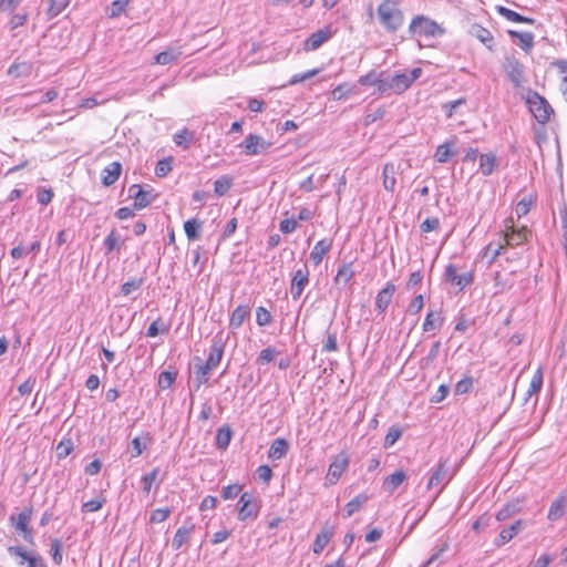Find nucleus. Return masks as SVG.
Wrapping results in <instances>:
<instances>
[{
	"instance_id": "nucleus-1",
	"label": "nucleus",
	"mask_w": 567,
	"mask_h": 567,
	"mask_svg": "<svg viewBox=\"0 0 567 567\" xmlns=\"http://www.w3.org/2000/svg\"><path fill=\"white\" fill-rule=\"evenodd\" d=\"M228 146H233L229 152H225L227 158L224 159L227 164H233L240 162L241 156L248 155H259L268 152V147L271 144H227Z\"/></svg>"
},
{
	"instance_id": "nucleus-2",
	"label": "nucleus",
	"mask_w": 567,
	"mask_h": 567,
	"mask_svg": "<svg viewBox=\"0 0 567 567\" xmlns=\"http://www.w3.org/2000/svg\"><path fill=\"white\" fill-rule=\"evenodd\" d=\"M409 30L413 35L419 37L424 35L435 38L444 33V29L442 27H440L435 21L423 16L414 18Z\"/></svg>"
},
{
	"instance_id": "nucleus-3",
	"label": "nucleus",
	"mask_w": 567,
	"mask_h": 567,
	"mask_svg": "<svg viewBox=\"0 0 567 567\" xmlns=\"http://www.w3.org/2000/svg\"><path fill=\"white\" fill-rule=\"evenodd\" d=\"M237 509L239 520L255 519L260 511V502L252 494L244 493L239 497Z\"/></svg>"
},
{
	"instance_id": "nucleus-4",
	"label": "nucleus",
	"mask_w": 567,
	"mask_h": 567,
	"mask_svg": "<svg viewBox=\"0 0 567 567\" xmlns=\"http://www.w3.org/2000/svg\"><path fill=\"white\" fill-rule=\"evenodd\" d=\"M532 235L530 230L523 226L520 228H515L513 219H508L505 221V229H504V241L503 244L505 247H517L526 243Z\"/></svg>"
},
{
	"instance_id": "nucleus-5",
	"label": "nucleus",
	"mask_w": 567,
	"mask_h": 567,
	"mask_svg": "<svg viewBox=\"0 0 567 567\" xmlns=\"http://www.w3.org/2000/svg\"><path fill=\"white\" fill-rule=\"evenodd\" d=\"M33 515V508L31 506L24 507L22 512H20L17 516L11 515L10 522L16 530L22 533L23 539L28 543H32L33 533L32 529L29 528V523Z\"/></svg>"
},
{
	"instance_id": "nucleus-6",
	"label": "nucleus",
	"mask_w": 567,
	"mask_h": 567,
	"mask_svg": "<svg viewBox=\"0 0 567 567\" xmlns=\"http://www.w3.org/2000/svg\"><path fill=\"white\" fill-rule=\"evenodd\" d=\"M529 110L539 123H545L549 120L550 114L554 112L550 104L538 93H534L527 100Z\"/></svg>"
},
{
	"instance_id": "nucleus-7",
	"label": "nucleus",
	"mask_w": 567,
	"mask_h": 567,
	"mask_svg": "<svg viewBox=\"0 0 567 567\" xmlns=\"http://www.w3.org/2000/svg\"><path fill=\"white\" fill-rule=\"evenodd\" d=\"M503 68L515 87H518L525 81L524 65L514 55L506 56Z\"/></svg>"
},
{
	"instance_id": "nucleus-8",
	"label": "nucleus",
	"mask_w": 567,
	"mask_h": 567,
	"mask_svg": "<svg viewBox=\"0 0 567 567\" xmlns=\"http://www.w3.org/2000/svg\"><path fill=\"white\" fill-rule=\"evenodd\" d=\"M349 465V458L344 453H339L329 465L326 476V485H334Z\"/></svg>"
},
{
	"instance_id": "nucleus-9",
	"label": "nucleus",
	"mask_w": 567,
	"mask_h": 567,
	"mask_svg": "<svg viewBox=\"0 0 567 567\" xmlns=\"http://www.w3.org/2000/svg\"><path fill=\"white\" fill-rule=\"evenodd\" d=\"M420 68L410 72L396 73L392 75V92L401 94L410 87V85L421 75Z\"/></svg>"
},
{
	"instance_id": "nucleus-10",
	"label": "nucleus",
	"mask_w": 567,
	"mask_h": 567,
	"mask_svg": "<svg viewBox=\"0 0 567 567\" xmlns=\"http://www.w3.org/2000/svg\"><path fill=\"white\" fill-rule=\"evenodd\" d=\"M8 551L11 556L21 558L19 561L20 566L27 563L28 567H47V564L41 556L27 551L21 546H11L8 548Z\"/></svg>"
},
{
	"instance_id": "nucleus-11",
	"label": "nucleus",
	"mask_w": 567,
	"mask_h": 567,
	"mask_svg": "<svg viewBox=\"0 0 567 567\" xmlns=\"http://www.w3.org/2000/svg\"><path fill=\"white\" fill-rule=\"evenodd\" d=\"M309 284V269L307 265H303L301 268L295 271L291 285L290 292L295 300L299 299L302 295L306 286Z\"/></svg>"
},
{
	"instance_id": "nucleus-12",
	"label": "nucleus",
	"mask_w": 567,
	"mask_h": 567,
	"mask_svg": "<svg viewBox=\"0 0 567 567\" xmlns=\"http://www.w3.org/2000/svg\"><path fill=\"white\" fill-rule=\"evenodd\" d=\"M334 32L330 25H327L313 33L305 41L303 49L306 51H315L319 49L324 42L332 38Z\"/></svg>"
},
{
	"instance_id": "nucleus-13",
	"label": "nucleus",
	"mask_w": 567,
	"mask_h": 567,
	"mask_svg": "<svg viewBox=\"0 0 567 567\" xmlns=\"http://www.w3.org/2000/svg\"><path fill=\"white\" fill-rule=\"evenodd\" d=\"M450 478L451 475L449 474L446 461H440L429 480L427 488L431 489L441 485V488L439 489V492H441Z\"/></svg>"
},
{
	"instance_id": "nucleus-14",
	"label": "nucleus",
	"mask_w": 567,
	"mask_h": 567,
	"mask_svg": "<svg viewBox=\"0 0 567 567\" xmlns=\"http://www.w3.org/2000/svg\"><path fill=\"white\" fill-rule=\"evenodd\" d=\"M526 527V523L523 519L515 520L511 526L503 528L499 535L496 537L494 544L497 547L504 546L511 542L516 535H518Z\"/></svg>"
},
{
	"instance_id": "nucleus-15",
	"label": "nucleus",
	"mask_w": 567,
	"mask_h": 567,
	"mask_svg": "<svg viewBox=\"0 0 567 567\" xmlns=\"http://www.w3.org/2000/svg\"><path fill=\"white\" fill-rule=\"evenodd\" d=\"M195 525L190 522L185 523L183 526H181L173 539H172V548L174 550H179L184 545L188 544L190 542V538L194 534Z\"/></svg>"
},
{
	"instance_id": "nucleus-16",
	"label": "nucleus",
	"mask_w": 567,
	"mask_h": 567,
	"mask_svg": "<svg viewBox=\"0 0 567 567\" xmlns=\"http://www.w3.org/2000/svg\"><path fill=\"white\" fill-rule=\"evenodd\" d=\"M224 342L221 339L215 338L210 344L208 358L205 362V368L214 370L220 363L224 355Z\"/></svg>"
},
{
	"instance_id": "nucleus-17",
	"label": "nucleus",
	"mask_w": 567,
	"mask_h": 567,
	"mask_svg": "<svg viewBox=\"0 0 567 567\" xmlns=\"http://www.w3.org/2000/svg\"><path fill=\"white\" fill-rule=\"evenodd\" d=\"M130 197L134 198V207L135 209H143L147 207L153 198L151 197V192L144 190L143 187L138 184H134L128 188Z\"/></svg>"
},
{
	"instance_id": "nucleus-18",
	"label": "nucleus",
	"mask_w": 567,
	"mask_h": 567,
	"mask_svg": "<svg viewBox=\"0 0 567 567\" xmlns=\"http://www.w3.org/2000/svg\"><path fill=\"white\" fill-rule=\"evenodd\" d=\"M332 247V239L323 238L319 240L312 248L310 252V260L315 266H318L323 260L326 254L330 251Z\"/></svg>"
},
{
	"instance_id": "nucleus-19",
	"label": "nucleus",
	"mask_w": 567,
	"mask_h": 567,
	"mask_svg": "<svg viewBox=\"0 0 567 567\" xmlns=\"http://www.w3.org/2000/svg\"><path fill=\"white\" fill-rule=\"evenodd\" d=\"M122 165L120 162H112L102 172V184L104 186L113 185L120 177Z\"/></svg>"
},
{
	"instance_id": "nucleus-20",
	"label": "nucleus",
	"mask_w": 567,
	"mask_h": 567,
	"mask_svg": "<svg viewBox=\"0 0 567 567\" xmlns=\"http://www.w3.org/2000/svg\"><path fill=\"white\" fill-rule=\"evenodd\" d=\"M355 271L352 262L343 264L337 271L333 279L334 284L339 287H346L350 280L354 277Z\"/></svg>"
},
{
	"instance_id": "nucleus-21",
	"label": "nucleus",
	"mask_w": 567,
	"mask_h": 567,
	"mask_svg": "<svg viewBox=\"0 0 567 567\" xmlns=\"http://www.w3.org/2000/svg\"><path fill=\"white\" fill-rule=\"evenodd\" d=\"M443 324L442 312L437 310H431L427 312L424 322H423V331L424 332H434L439 330Z\"/></svg>"
},
{
	"instance_id": "nucleus-22",
	"label": "nucleus",
	"mask_w": 567,
	"mask_h": 567,
	"mask_svg": "<svg viewBox=\"0 0 567 567\" xmlns=\"http://www.w3.org/2000/svg\"><path fill=\"white\" fill-rule=\"evenodd\" d=\"M123 245L124 240L122 239L121 235L116 229H112L103 241L105 255H110L115 250L120 251Z\"/></svg>"
},
{
	"instance_id": "nucleus-23",
	"label": "nucleus",
	"mask_w": 567,
	"mask_h": 567,
	"mask_svg": "<svg viewBox=\"0 0 567 567\" xmlns=\"http://www.w3.org/2000/svg\"><path fill=\"white\" fill-rule=\"evenodd\" d=\"M495 9L499 16H502L503 18H505L508 21L516 22V23H527V24L535 23V20L533 18L522 16L506 7L496 6Z\"/></svg>"
},
{
	"instance_id": "nucleus-24",
	"label": "nucleus",
	"mask_w": 567,
	"mask_h": 567,
	"mask_svg": "<svg viewBox=\"0 0 567 567\" xmlns=\"http://www.w3.org/2000/svg\"><path fill=\"white\" fill-rule=\"evenodd\" d=\"M567 507V497L559 496L557 497L550 505L547 518L551 522H556L560 519L565 515V509Z\"/></svg>"
},
{
	"instance_id": "nucleus-25",
	"label": "nucleus",
	"mask_w": 567,
	"mask_h": 567,
	"mask_svg": "<svg viewBox=\"0 0 567 567\" xmlns=\"http://www.w3.org/2000/svg\"><path fill=\"white\" fill-rule=\"evenodd\" d=\"M289 444L287 440L278 437L271 443L268 456L272 460H280L287 454Z\"/></svg>"
},
{
	"instance_id": "nucleus-26",
	"label": "nucleus",
	"mask_w": 567,
	"mask_h": 567,
	"mask_svg": "<svg viewBox=\"0 0 567 567\" xmlns=\"http://www.w3.org/2000/svg\"><path fill=\"white\" fill-rule=\"evenodd\" d=\"M497 167V158L494 153L480 155V169L484 176H489Z\"/></svg>"
},
{
	"instance_id": "nucleus-27",
	"label": "nucleus",
	"mask_w": 567,
	"mask_h": 567,
	"mask_svg": "<svg viewBox=\"0 0 567 567\" xmlns=\"http://www.w3.org/2000/svg\"><path fill=\"white\" fill-rule=\"evenodd\" d=\"M470 32L473 37L480 40L488 49H492L494 44V38L489 30L483 28L480 24H473Z\"/></svg>"
},
{
	"instance_id": "nucleus-28",
	"label": "nucleus",
	"mask_w": 567,
	"mask_h": 567,
	"mask_svg": "<svg viewBox=\"0 0 567 567\" xmlns=\"http://www.w3.org/2000/svg\"><path fill=\"white\" fill-rule=\"evenodd\" d=\"M142 437L144 442H142V439L138 436L134 437L131 441L132 450L130 452L132 458L138 457L147 449V445L152 442V437L148 432H145Z\"/></svg>"
},
{
	"instance_id": "nucleus-29",
	"label": "nucleus",
	"mask_w": 567,
	"mask_h": 567,
	"mask_svg": "<svg viewBox=\"0 0 567 567\" xmlns=\"http://www.w3.org/2000/svg\"><path fill=\"white\" fill-rule=\"evenodd\" d=\"M250 315V308L248 306H238L231 313L229 320V327L238 329Z\"/></svg>"
},
{
	"instance_id": "nucleus-30",
	"label": "nucleus",
	"mask_w": 567,
	"mask_h": 567,
	"mask_svg": "<svg viewBox=\"0 0 567 567\" xmlns=\"http://www.w3.org/2000/svg\"><path fill=\"white\" fill-rule=\"evenodd\" d=\"M369 499V496L364 493L357 495L354 498H352L350 502H348L344 506V514L343 516L346 518L351 517L355 512H358L363 504H365Z\"/></svg>"
},
{
	"instance_id": "nucleus-31",
	"label": "nucleus",
	"mask_w": 567,
	"mask_h": 567,
	"mask_svg": "<svg viewBox=\"0 0 567 567\" xmlns=\"http://www.w3.org/2000/svg\"><path fill=\"white\" fill-rule=\"evenodd\" d=\"M542 386H543V371L539 368L534 373V375L530 380L529 388L526 392V396H525L524 401L527 402L530 396L537 395L540 392Z\"/></svg>"
},
{
	"instance_id": "nucleus-32",
	"label": "nucleus",
	"mask_w": 567,
	"mask_h": 567,
	"mask_svg": "<svg viewBox=\"0 0 567 567\" xmlns=\"http://www.w3.org/2000/svg\"><path fill=\"white\" fill-rule=\"evenodd\" d=\"M359 83L362 85H377L378 91L380 93H384L388 90L389 84L379 79V75L374 72H371L367 75H363L359 79Z\"/></svg>"
},
{
	"instance_id": "nucleus-33",
	"label": "nucleus",
	"mask_w": 567,
	"mask_h": 567,
	"mask_svg": "<svg viewBox=\"0 0 567 567\" xmlns=\"http://www.w3.org/2000/svg\"><path fill=\"white\" fill-rule=\"evenodd\" d=\"M560 75L559 90L565 101L567 102V61L566 60H556L553 63Z\"/></svg>"
},
{
	"instance_id": "nucleus-34",
	"label": "nucleus",
	"mask_w": 567,
	"mask_h": 567,
	"mask_svg": "<svg viewBox=\"0 0 567 567\" xmlns=\"http://www.w3.org/2000/svg\"><path fill=\"white\" fill-rule=\"evenodd\" d=\"M184 230L189 240H196L200 236L202 221L196 218L188 219L184 223Z\"/></svg>"
},
{
	"instance_id": "nucleus-35",
	"label": "nucleus",
	"mask_w": 567,
	"mask_h": 567,
	"mask_svg": "<svg viewBox=\"0 0 567 567\" xmlns=\"http://www.w3.org/2000/svg\"><path fill=\"white\" fill-rule=\"evenodd\" d=\"M182 54L179 49H168L155 55V63L166 65L177 60Z\"/></svg>"
},
{
	"instance_id": "nucleus-36",
	"label": "nucleus",
	"mask_w": 567,
	"mask_h": 567,
	"mask_svg": "<svg viewBox=\"0 0 567 567\" xmlns=\"http://www.w3.org/2000/svg\"><path fill=\"white\" fill-rule=\"evenodd\" d=\"M452 144H440L434 154L439 163H446L451 157L457 154V150L451 147Z\"/></svg>"
},
{
	"instance_id": "nucleus-37",
	"label": "nucleus",
	"mask_w": 567,
	"mask_h": 567,
	"mask_svg": "<svg viewBox=\"0 0 567 567\" xmlns=\"http://www.w3.org/2000/svg\"><path fill=\"white\" fill-rule=\"evenodd\" d=\"M504 249L505 246L503 244L494 245L489 243L484 248L483 258H486L487 262L491 265L503 254Z\"/></svg>"
},
{
	"instance_id": "nucleus-38",
	"label": "nucleus",
	"mask_w": 567,
	"mask_h": 567,
	"mask_svg": "<svg viewBox=\"0 0 567 567\" xmlns=\"http://www.w3.org/2000/svg\"><path fill=\"white\" fill-rule=\"evenodd\" d=\"M231 429L227 425L221 426L218 429L216 434V445L220 450H226L230 443L231 440Z\"/></svg>"
},
{
	"instance_id": "nucleus-39",
	"label": "nucleus",
	"mask_w": 567,
	"mask_h": 567,
	"mask_svg": "<svg viewBox=\"0 0 567 567\" xmlns=\"http://www.w3.org/2000/svg\"><path fill=\"white\" fill-rule=\"evenodd\" d=\"M233 177L224 175L214 183V192L217 196H224L233 186Z\"/></svg>"
},
{
	"instance_id": "nucleus-40",
	"label": "nucleus",
	"mask_w": 567,
	"mask_h": 567,
	"mask_svg": "<svg viewBox=\"0 0 567 567\" xmlns=\"http://www.w3.org/2000/svg\"><path fill=\"white\" fill-rule=\"evenodd\" d=\"M508 34L512 38L519 39L520 47L525 51H529L534 45V35L530 32H518V31H508Z\"/></svg>"
},
{
	"instance_id": "nucleus-41",
	"label": "nucleus",
	"mask_w": 567,
	"mask_h": 567,
	"mask_svg": "<svg viewBox=\"0 0 567 567\" xmlns=\"http://www.w3.org/2000/svg\"><path fill=\"white\" fill-rule=\"evenodd\" d=\"M390 305V284H386L385 287L379 292L375 307L380 313L385 312Z\"/></svg>"
},
{
	"instance_id": "nucleus-42",
	"label": "nucleus",
	"mask_w": 567,
	"mask_h": 567,
	"mask_svg": "<svg viewBox=\"0 0 567 567\" xmlns=\"http://www.w3.org/2000/svg\"><path fill=\"white\" fill-rule=\"evenodd\" d=\"M49 8L47 14L49 19L58 17L70 3V0H48Z\"/></svg>"
},
{
	"instance_id": "nucleus-43",
	"label": "nucleus",
	"mask_w": 567,
	"mask_h": 567,
	"mask_svg": "<svg viewBox=\"0 0 567 567\" xmlns=\"http://www.w3.org/2000/svg\"><path fill=\"white\" fill-rule=\"evenodd\" d=\"M331 533L328 529H322L316 537L313 543V553L320 554L324 547L328 545L331 538Z\"/></svg>"
},
{
	"instance_id": "nucleus-44",
	"label": "nucleus",
	"mask_w": 567,
	"mask_h": 567,
	"mask_svg": "<svg viewBox=\"0 0 567 567\" xmlns=\"http://www.w3.org/2000/svg\"><path fill=\"white\" fill-rule=\"evenodd\" d=\"M378 18L381 24L390 30V0H383L378 7Z\"/></svg>"
},
{
	"instance_id": "nucleus-45",
	"label": "nucleus",
	"mask_w": 567,
	"mask_h": 567,
	"mask_svg": "<svg viewBox=\"0 0 567 567\" xmlns=\"http://www.w3.org/2000/svg\"><path fill=\"white\" fill-rule=\"evenodd\" d=\"M158 473H159V470L157 467H155L150 473L142 476V478H141L142 491L146 495L150 494L151 488L158 476Z\"/></svg>"
},
{
	"instance_id": "nucleus-46",
	"label": "nucleus",
	"mask_w": 567,
	"mask_h": 567,
	"mask_svg": "<svg viewBox=\"0 0 567 567\" xmlns=\"http://www.w3.org/2000/svg\"><path fill=\"white\" fill-rule=\"evenodd\" d=\"M130 0H114L107 9V16L110 18L120 17L128 6Z\"/></svg>"
},
{
	"instance_id": "nucleus-47",
	"label": "nucleus",
	"mask_w": 567,
	"mask_h": 567,
	"mask_svg": "<svg viewBox=\"0 0 567 567\" xmlns=\"http://www.w3.org/2000/svg\"><path fill=\"white\" fill-rule=\"evenodd\" d=\"M105 503H106L105 497L99 496L94 499L83 503L81 509L83 513H94V512L100 511Z\"/></svg>"
},
{
	"instance_id": "nucleus-48",
	"label": "nucleus",
	"mask_w": 567,
	"mask_h": 567,
	"mask_svg": "<svg viewBox=\"0 0 567 567\" xmlns=\"http://www.w3.org/2000/svg\"><path fill=\"white\" fill-rule=\"evenodd\" d=\"M176 379V373L171 371H162L158 375L157 385L159 390H166L172 386Z\"/></svg>"
},
{
	"instance_id": "nucleus-49",
	"label": "nucleus",
	"mask_w": 567,
	"mask_h": 567,
	"mask_svg": "<svg viewBox=\"0 0 567 567\" xmlns=\"http://www.w3.org/2000/svg\"><path fill=\"white\" fill-rule=\"evenodd\" d=\"M143 278H133L121 286V293L123 296H128L133 291L138 290L143 286Z\"/></svg>"
},
{
	"instance_id": "nucleus-50",
	"label": "nucleus",
	"mask_w": 567,
	"mask_h": 567,
	"mask_svg": "<svg viewBox=\"0 0 567 567\" xmlns=\"http://www.w3.org/2000/svg\"><path fill=\"white\" fill-rule=\"evenodd\" d=\"M172 514L171 508H156L151 513L150 523L158 524L165 522Z\"/></svg>"
},
{
	"instance_id": "nucleus-51",
	"label": "nucleus",
	"mask_w": 567,
	"mask_h": 567,
	"mask_svg": "<svg viewBox=\"0 0 567 567\" xmlns=\"http://www.w3.org/2000/svg\"><path fill=\"white\" fill-rule=\"evenodd\" d=\"M213 370H208L205 368V363L195 365L196 390H198L202 384L208 381V375Z\"/></svg>"
},
{
	"instance_id": "nucleus-52",
	"label": "nucleus",
	"mask_w": 567,
	"mask_h": 567,
	"mask_svg": "<svg viewBox=\"0 0 567 567\" xmlns=\"http://www.w3.org/2000/svg\"><path fill=\"white\" fill-rule=\"evenodd\" d=\"M272 321L271 313L264 307H258L256 310V322L260 327L270 324Z\"/></svg>"
},
{
	"instance_id": "nucleus-53",
	"label": "nucleus",
	"mask_w": 567,
	"mask_h": 567,
	"mask_svg": "<svg viewBox=\"0 0 567 567\" xmlns=\"http://www.w3.org/2000/svg\"><path fill=\"white\" fill-rule=\"evenodd\" d=\"M172 157L163 158L157 162L155 166V175L157 177H165L172 171Z\"/></svg>"
},
{
	"instance_id": "nucleus-54",
	"label": "nucleus",
	"mask_w": 567,
	"mask_h": 567,
	"mask_svg": "<svg viewBox=\"0 0 567 567\" xmlns=\"http://www.w3.org/2000/svg\"><path fill=\"white\" fill-rule=\"evenodd\" d=\"M52 560L55 565H60L62 563L63 556H62V544L60 539H53L51 543V549H50Z\"/></svg>"
},
{
	"instance_id": "nucleus-55",
	"label": "nucleus",
	"mask_w": 567,
	"mask_h": 567,
	"mask_svg": "<svg viewBox=\"0 0 567 567\" xmlns=\"http://www.w3.org/2000/svg\"><path fill=\"white\" fill-rule=\"evenodd\" d=\"M385 114L386 110L384 107L370 109L364 117V122L367 125L372 124L378 120L382 118Z\"/></svg>"
},
{
	"instance_id": "nucleus-56",
	"label": "nucleus",
	"mask_w": 567,
	"mask_h": 567,
	"mask_svg": "<svg viewBox=\"0 0 567 567\" xmlns=\"http://www.w3.org/2000/svg\"><path fill=\"white\" fill-rule=\"evenodd\" d=\"M276 354H277L276 350L271 347H268L260 351V353L257 358V363L261 364V365L267 364L275 359Z\"/></svg>"
},
{
	"instance_id": "nucleus-57",
	"label": "nucleus",
	"mask_w": 567,
	"mask_h": 567,
	"mask_svg": "<svg viewBox=\"0 0 567 567\" xmlns=\"http://www.w3.org/2000/svg\"><path fill=\"white\" fill-rule=\"evenodd\" d=\"M532 205H533L532 198L524 197L523 199H520L517 203L516 208H515L517 217L520 218V217L527 215L530 210Z\"/></svg>"
},
{
	"instance_id": "nucleus-58",
	"label": "nucleus",
	"mask_w": 567,
	"mask_h": 567,
	"mask_svg": "<svg viewBox=\"0 0 567 567\" xmlns=\"http://www.w3.org/2000/svg\"><path fill=\"white\" fill-rule=\"evenodd\" d=\"M472 386H473V378L465 377L456 383L455 393L460 394V395L465 394L471 391Z\"/></svg>"
},
{
	"instance_id": "nucleus-59",
	"label": "nucleus",
	"mask_w": 567,
	"mask_h": 567,
	"mask_svg": "<svg viewBox=\"0 0 567 567\" xmlns=\"http://www.w3.org/2000/svg\"><path fill=\"white\" fill-rule=\"evenodd\" d=\"M473 280H474V272L466 271L462 275H458L453 285L457 286L460 289H464L466 286L471 285L473 282Z\"/></svg>"
},
{
	"instance_id": "nucleus-60",
	"label": "nucleus",
	"mask_w": 567,
	"mask_h": 567,
	"mask_svg": "<svg viewBox=\"0 0 567 567\" xmlns=\"http://www.w3.org/2000/svg\"><path fill=\"white\" fill-rule=\"evenodd\" d=\"M440 348H441V342L435 341L432 344L427 355L422 360V365H424V367L430 365L437 358Z\"/></svg>"
},
{
	"instance_id": "nucleus-61",
	"label": "nucleus",
	"mask_w": 567,
	"mask_h": 567,
	"mask_svg": "<svg viewBox=\"0 0 567 567\" xmlns=\"http://www.w3.org/2000/svg\"><path fill=\"white\" fill-rule=\"evenodd\" d=\"M73 450L71 440L61 441L56 446V455L59 458L66 457Z\"/></svg>"
},
{
	"instance_id": "nucleus-62",
	"label": "nucleus",
	"mask_w": 567,
	"mask_h": 567,
	"mask_svg": "<svg viewBox=\"0 0 567 567\" xmlns=\"http://www.w3.org/2000/svg\"><path fill=\"white\" fill-rule=\"evenodd\" d=\"M338 350L337 333L328 331L327 340L322 347L323 352H333Z\"/></svg>"
},
{
	"instance_id": "nucleus-63",
	"label": "nucleus",
	"mask_w": 567,
	"mask_h": 567,
	"mask_svg": "<svg viewBox=\"0 0 567 567\" xmlns=\"http://www.w3.org/2000/svg\"><path fill=\"white\" fill-rule=\"evenodd\" d=\"M272 471L268 465H260L256 470V477L264 482L268 483L271 480Z\"/></svg>"
},
{
	"instance_id": "nucleus-64",
	"label": "nucleus",
	"mask_w": 567,
	"mask_h": 567,
	"mask_svg": "<svg viewBox=\"0 0 567 567\" xmlns=\"http://www.w3.org/2000/svg\"><path fill=\"white\" fill-rule=\"evenodd\" d=\"M297 219L295 218H286L280 221L279 229L284 234H291L297 229Z\"/></svg>"
}]
</instances>
